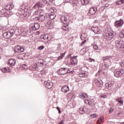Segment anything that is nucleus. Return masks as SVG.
Here are the masks:
<instances>
[{"mask_svg":"<svg viewBox=\"0 0 124 124\" xmlns=\"http://www.w3.org/2000/svg\"><path fill=\"white\" fill-rule=\"evenodd\" d=\"M43 6V4H42V3H41L40 2H38L35 4L33 8H34V9H37V8H41V7Z\"/></svg>","mask_w":124,"mask_h":124,"instance_id":"6ab92c4d","label":"nucleus"},{"mask_svg":"<svg viewBox=\"0 0 124 124\" xmlns=\"http://www.w3.org/2000/svg\"><path fill=\"white\" fill-rule=\"evenodd\" d=\"M119 36L120 38H124V30H122L120 34H119Z\"/></svg>","mask_w":124,"mask_h":124,"instance_id":"c756f323","label":"nucleus"},{"mask_svg":"<svg viewBox=\"0 0 124 124\" xmlns=\"http://www.w3.org/2000/svg\"><path fill=\"white\" fill-rule=\"evenodd\" d=\"M5 9L6 10H11V9H12V5H11V4H9L8 5H7L6 6H5Z\"/></svg>","mask_w":124,"mask_h":124,"instance_id":"bb28decb","label":"nucleus"},{"mask_svg":"<svg viewBox=\"0 0 124 124\" xmlns=\"http://www.w3.org/2000/svg\"><path fill=\"white\" fill-rule=\"evenodd\" d=\"M65 55V52L63 53H61V56H60L58 57V60L61 61V60H62V58H63V57H64Z\"/></svg>","mask_w":124,"mask_h":124,"instance_id":"c85d7f7f","label":"nucleus"},{"mask_svg":"<svg viewBox=\"0 0 124 124\" xmlns=\"http://www.w3.org/2000/svg\"><path fill=\"white\" fill-rule=\"evenodd\" d=\"M91 79H90V78H87V79H85V82H89V81H90Z\"/></svg>","mask_w":124,"mask_h":124,"instance_id":"8fccbe9b","label":"nucleus"},{"mask_svg":"<svg viewBox=\"0 0 124 124\" xmlns=\"http://www.w3.org/2000/svg\"><path fill=\"white\" fill-rule=\"evenodd\" d=\"M111 57L110 56H106V57H103L102 58V60L104 62H109L110 61V58Z\"/></svg>","mask_w":124,"mask_h":124,"instance_id":"b1692460","label":"nucleus"},{"mask_svg":"<svg viewBox=\"0 0 124 124\" xmlns=\"http://www.w3.org/2000/svg\"><path fill=\"white\" fill-rule=\"evenodd\" d=\"M119 103L121 104H124V101H122L121 99L118 101Z\"/></svg>","mask_w":124,"mask_h":124,"instance_id":"c03bdc74","label":"nucleus"},{"mask_svg":"<svg viewBox=\"0 0 124 124\" xmlns=\"http://www.w3.org/2000/svg\"><path fill=\"white\" fill-rule=\"evenodd\" d=\"M51 36L50 34H45L44 35H42L41 36V39H44V40H51V38L50 37Z\"/></svg>","mask_w":124,"mask_h":124,"instance_id":"dca6fc26","label":"nucleus"},{"mask_svg":"<svg viewBox=\"0 0 124 124\" xmlns=\"http://www.w3.org/2000/svg\"><path fill=\"white\" fill-rule=\"evenodd\" d=\"M109 113H112V110H109Z\"/></svg>","mask_w":124,"mask_h":124,"instance_id":"e2e57ef3","label":"nucleus"},{"mask_svg":"<svg viewBox=\"0 0 124 124\" xmlns=\"http://www.w3.org/2000/svg\"><path fill=\"white\" fill-rule=\"evenodd\" d=\"M114 37V33L113 31H108V32L106 33V35L105 36V38L107 40H111L112 38Z\"/></svg>","mask_w":124,"mask_h":124,"instance_id":"39448f33","label":"nucleus"},{"mask_svg":"<svg viewBox=\"0 0 124 124\" xmlns=\"http://www.w3.org/2000/svg\"><path fill=\"white\" fill-rule=\"evenodd\" d=\"M119 115H120V113L118 114V116H119Z\"/></svg>","mask_w":124,"mask_h":124,"instance_id":"338daca9","label":"nucleus"},{"mask_svg":"<svg viewBox=\"0 0 124 124\" xmlns=\"http://www.w3.org/2000/svg\"><path fill=\"white\" fill-rule=\"evenodd\" d=\"M44 14V10H43V15H41L40 16H36L35 19L39 20L40 22H43L45 20L46 17L45 16L43 15Z\"/></svg>","mask_w":124,"mask_h":124,"instance_id":"9b49d317","label":"nucleus"},{"mask_svg":"<svg viewBox=\"0 0 124 124\" xmlns=\"http://www.w3.org/2000/svg\"><path fill=\"white\" fill-rule=\"evenodd\" d=\"M79 77L80 78H84V77H86V76H87V74L84 73H82L81 74H79Z\"/></svg>","mask_w":124,"mask_h":124,"instance_id":"f704fd0d","label":"nucleus"},{"mask_svg":"<svg viewBox=\"0 0 124 124\" xmlns=\"http://www.w3.org/2000/svg\"><path fill=\"white\" fill-rule=\"evenodd\" d=\"M116 47L118 49L123 48L124 46V40L123 39H117L115 42Z\"/></svg>","mask_w":124,"mask_h":124,"instance_id":"f03ea898","label":"nucleus"},{"mask_svg":"<svg viewBox=\"0 0 124 124\" xmlns=\"http://www.w3.org/2000/svg\"><path fill=\"white\" fill-rule=\"evenodd\" d=\"M86 112V108L81 107L79 108V112L80 114H85Z\"/></svg>","mask_w":124,"mask_h":124,"instance_id":"393cba45","label":"nucleus"},{"mask_svg":"<svg viewBox=\"0 0 124 124\" xmlns=\"http://www.w3.org/2000/svg\"><path fill=\"white\" fill-rule=\"evenodd\" d=\"M122 2L121 0H120L119 1H118L117 2H116V4H122Z\"/></svg>","mask_w":124,"mask_h":124,"instance_id":"79ce46f5","label":"nucleus"},{"mask_svg":"<svg viewBox=\"0 0 124 124\" xmlns=\"http://www.w3.org/2000/svg\"><path fill=\"white\" fill-rule=\"evenodd\" d=\"M46 25L48 27H50L51 28V27H52V28H53V22H51V21H48L46 23Z\"/></svg>","mask_w":124,"mask_h":124,"instance_id":"72a5a7b5","label":"nucleus"},{"mask_svg":"<svg viewBox=\"0 0 124 124\" xmlns=\"http://www.w3.org/2000/svg\"><path fill=\"white\" fill-rule=\"evenodd\" d=\"M57 50L58 51H60V50H61V45H58V46L57 47Z\"/></svg>","mask_w":124,"mask_h":124,"instance_id":"a18cd8bd","label":"nucleus"},{"mask_svg":"<svg viewBox=\"0 0 124 124\" xmlns=\"http://www.w3.org/2000/svg\"><path fill=\"white\" fill-rule=\"evenodd\" d=\"M89 61L91 62H95V60H94V59H93V58H90L89 59Z\"/></svg>","mask_w":124,"mask_h":124,"instance_id":"a19ab883","label":"nucleus"},{"mask_svg":"<svg viewBox=\"0 0 124 124\" xmlns=\"http://www.w3.org/2000/svg\"><path fill=\"white\" fill-rule=\"evenodd\" d=\"M79 97H83L84 98H86V97H88V94L81 93L79 95Z\"/></svg>","mask_w":124,"mask_h":124,"instance_id":"7c9ffc66","label":"nucleus"},{"mask_svg":"<svg viewBox=\"0 0 124 124\" xmlns=\"http://www.w3.org/2000/svg\"><path fill=\"white\" fill-rule=\"evenodd\" d=\"M121 0V2H122V3H124V0Z\"/></svg>","mask_w":124,"mask_h":124,"instance_id":"052dcab7","label":"nucleus"},{"mask_svg":"<svg viewBox=\"0 0 124 124\" xmlns=\"http://www.w3.org/2000/svg\"><path fill=\"white\" fill-rule=\"evenodd\" d=\"M58 111H59V114H61V113H62V111H61L60 109H59Z\"/></svg>","mask_w":124,"mask_h":124,"instance_id":"13d9d810","label":"nucleus"},{"mask_svg":"<svg viewBox=\"0 0 124 124\" xmlns=\"http://www.w3.org/2000/svg\"><path fill=\"white\" fill-rule=\"evenodd\" d=\"M44 48H45L44 46H39L38 47V50H43V49H44Z\"/></svg>","mask_w":124,"mask_h":124,"instance_id":"ea45409f","label":"nucleus"},{"mask_svg":"<svg viewBox=\"0 0 124 124\" xmlns=\"http://www.w3.org/2000/svg\"><path fill=\"white\" fill-rule=\"evenodd\" d=\"M97 10V9H96V8H91L89 10V14H88V15H94Z\"/></svg>","mask_w":124,"mask_h":124,"instance_id":"f3484780","label":"nucleus"},{"mask_svg":"<svg viewBox=\"0 0 124 124\" xmlns=\"http://www.w3.org/2000/svg\"><path fill=\"white\" fill-rule=\"evenodd\" d=\"M25 32H27V34H28V33H31V31H25Z\"/></svg>","mask_w":124,"mask_h":124,"instance_id":"603ef678","label":"nucleus"},{"mask_svg":"<svg viewBox=\"0 0 124 124\" xmlns=\"http://www.w3.org/2000/svg\"><path fill=\"white\" fill-rule=\"evenodd\" d=\"M14 51L15 53H22L25 51V49L19 46L15 47Z\"/></svg>","mask_w":124,"mask_h":124,"instance_id":"1a4fd4ad","label":"nucleus"},{"mask_svg":"<svg viewBox=\"0 0 124 124\" xmlns=\"http://www.w3.org/2000/svg\"><path fill=\"white\" fill-rule=\"evenodd\" d=\"M90 117H91L92 119H93V118H97V115L94 113V114L90 115Z\"/></svg>","mask_w":124,"mask_h":124,"instance_id":"e433bc0d","label":"nucleus"},{"mask_svg":"<svg viewBox=\"0 0 124 124\" xmlns=\"http://www.w3.org/2000/svg\"><path fill=\"white\" fill-rule=\"evenodd\" d=\"M93 82L96 85V86L99 87V88H101V87L103 86V82L101 80H98L96 78H95L93 79Z\"/></svg>","mask_w":124,"mask_h":124,"instance_id":"0eeeda50","label":"nucleus"},{"mask_svg":"<svg viewBox=\"0 0 124 124\" xmlns=\"http://www.w3.org/2000/svg\"><path fill=\"white\" fill-rule=\"evenodd\" d=\"M45 85H46V87L48 90H51L54 86L53 82L50 80L45 81Z\"/></svg>","mask_w":124,"mask_h":124,"instance_id":"423d86ee","label":"nucleus"},{"mask_svg":"<svg viewBox=\"0 0 124 124\" xmlns=\"http://www.w3.org/2000/svg\"><path fill=\"white\" fill-rule=\"evenodd\" d=\"M120 98H117V99H116V101H118L119 102V100H120Z\"/></svg>","mask_w":124,"mask_h":124,"instance_id":"6e6d98bb","label":"nucleus"},{"mask_svg":"<svg viewBox=\"0 0 124 124\" xmlns=\"http://www.w3.org/2000/svg\"><path fill=\"white\" fill-rule=\"evenodd\" d=\"M34 15V16H37V15H41V13L40 12V11H38L37 12H35Z\"/></svg>","mask_w":124,"mask_h":124,"instance_id":"c9c22d12","label":"nucleus"},{"mask_svg":"<svg viewBox=\"0 0 124 124\" xmlns=\"http://www.w3.org/2000/svg\"><path fill=\"white\" fill-rule=\"evenodd\" d=\"M91 30L92 31H93L94 33H96V34H100L101 33V31H100V29H99V28L98 27L95 26H93L91 28Z\"/></svg>","mask_w":124,"mask_h":124,"instance_id":"6e6552de","label":"nucleus"},{"mask_svg":"<svg viewBox=\"0 0 124 124\" xmlns=\"http://www.w3.org/2000/svg\"><path fill=\"white\" fill-rule=\"evenodd\" d=\"M62 93H67V92H69V87L67 85L63 86L62 88Z\"/></svg>","mask_w":124,"mask_h":124,"instance_id":"a211bd4d","label":"nucleus"},{"mask_svg":"<svg viewBox=\"0 0 124 124\" xmlns=\"http://www.w3.org/2000/svg\"><path fill=\"white\" fill-rule=\"evenodd\" d=\"M90 101V100L89 99H86L85 100V103H86V104H87L89 103V101Z\"/></svg>","mask_w":124,"mask_h":124,"instance_id":"de8ad7c7","label":"nucleus"},{"mask_svg":"<svg viewBox=\"0 0 124 124\" xmlns=\"http://www.w3.org/2000/svg\"><path fill=\"white\" fill-rule=\"evenodd\" d=\"M108 67V65L107 64H105L104 65H103L102 69H106Z\"/></svg>","mask_w":124,"mask_h":124,"instance_id":"58836bf2","label":"nucleus"},{"mask_svg":"<svg viewBox=\"0 0 124 124\" xmlns=\"http://www.w3.org/2000/svg\"><path fill=\"white\" fill-rule=\"evenodd\" d=\"M93 48L94 50H98V46L97 45H93Z\"/></svg>","mask_w":124,"mask_h":124,"instance_id":"4c0bfd02","label":"nucleus"},{"mask_svg":"<svg viewBox=\"0 0 124 124\" xmlns=\"http://www.w3.org/2000/svg\"><path fill=\"white\" fill-rule=\"evenodd\" d=\"M120 65L122 66V67H124V62H121Z\"/></svg>","mask_w":124,"mask_h":124,"instance_id":"49530a36","label":"nucleus"},{"mask_svg":"<svg viewBox=\"0 0 124 124\" xmlns=\"http://www.w3.org/2000/svg\"><path fill=\"white\" fill-rule=\"evenodd\" d=\"M103 120H104V118L102 116L98 119L97 123H99V124H101L102 122H103Z\"/></svg>","mask_w":124,"mask_h":124,"instance_id":"2f4dec72","label":"nucleus"},{"mask_svg":"<svg viewBox=\"0 0 124 124\" xmlns=\"http://www.w3.org/2000/svg\"><path fill=\"white\" fill-rule=\"evenodd\" d=\"M46 18H49V20H53V19H55L56 18V15H55V13L52 12L51 14H46Z\"/></svg>","mask_w":124,"mask_h":124,"instance_id":"2eb2a0df","label":"nucleus"},{"mask_svg":"<svg viewBox=\"0 0 124 124\" xmlns=\"http://www.w3.org/2000/svg\"><path fill=\"white\" fill-rule=\"evenodd\" d=\"M22 67L23 68H25V69H26V68H28V66L27 65H26V64H23L22 65Z\"/></svg>","mask_w":124,"mask_h":124,"instance_id":"37998d69","label":"nucleus"},{"mask_svg":"<svg viewBox=\"0 0 124 124\" xmlns=\"http://www.w3.org/2000/svg\"><path fill=\"white\" fill-rule=\"evenodd\" d=\"M1 71L3 73H7V72H10V71H9V68L7 67V68H2L1 69Z\"/></svg>","mask_w":124,"mask_h":124,"instance_id":"a878e982","label":"nucleus"},{"mask_svg":"<svg viewBox=\"0 0 124 124\" xmlns=\"http://www.w3.org/2000/svg\"><path fill=\"white\" fill-rule=\"evenodd\" d=\"M40 64H41V65H43V62H40Z\"/></svg>","mask_w":124,"mask_h":124,"instance_id":"5fc2aeb1","label":"nucleus"},{"mask_svg":"<svg viewBox=\"0 0 124 124\" xmlns=\"http://www.w3.org/2000/svg\"><path fill=\"white\" fill-rule=\"evenodd\" d=\"M58 111H59V114H61V113H62V111H61L60 109H59Z\"/></svg>","mask_w":124,"mask_h":124,"instance_id":"4d7b16f0","label":"nucleus"},{"mask_svg":"<svg viewBox=\"0 0 124 124\" xmlns=\"http://www.w3.org/2000/svg\"><path fill=\"white\" fill-rule=\"evenodd\" d=\"M0 16L3 17V16H7V13H6V10L5 9H2L0 11Z\"/></svg>","mask_w":124,"mask_h":124,"instance_id":"aec40b11","label":"nucleus"},{"mask_svg":"<svg viewBox=\"0 0 124 124\" xmlns=\"http://www.w3.org/2000/svg\"><path fill=\"white\" fill-rule=\"evenodd\" d=\"M49 1H50V2H52V1H54V0H49Z\"/></svg>","mask_w":124,"mask_h":124,"instance_id":"680f3d73","label":"nucleus"},{"mask_svg":"<svg viewBox=\"0 0 124 124\" xmlns=\"http://www.w3.org/2000/svg\"><path fill=\"white\" fill-rule=\"evenodd\" d=\"M124 73V70L123 69H120L115 72L114 74V75L115 77H117L119 78V77H121L123 74Z\"/></svg>","mask_w":124,"mask_h":124,"instance_id":"f8f14e48","label":"nucleus"},{"mask_svg":"<svg viewBox=\"0 0 124 124\" xmlns=\"http://www.w3.org/2000/svg\"><path fill=\"white\" fill-rule=\"evenodd\" d=\"M124 20H123L122 19H120L119 20H116L115 22L114 27H115V28H117V29L118 28H122V27H123V26L124 25Z\"/></svg>","mask_w":124,"mask_h":124,"instance_id":"20e7f679","label":"nucleus"},{"mask_svg":"<svg viewBox=\"0 0 124 124\" xmlns=\"http://www.w3.org/2000/svg\"><path fill=\"white\" fill-rule=\"evenodd\" d=\"M83 49H86V52L89 51V47H86L85 48H83Z\"/></svg>","mask_w":124,"mask_h":124,"instance_id":"3c124183","label":"nucleus"},{"mask_svg":"<svg viewBox=\"0 0 124 124\" xmlns=\"http://www.w3.org/2000/svg\"><path fill=\"white\" fill-rule=\"evenodd\" d=\"M15 34V30L13 29H11L9 30L8 31H6L3 34V36L6 39H8L9 38H11L13 35Z\"/></svg>","mask_w":124,"mask_h":124,"instance_id":"f257e3e1","label":"nucleus"},{"mask_svg":"<svg viewBox=\"0 0 124 124\" xmlns=\"http://www.w3.org/2000/svg\"><path fill=\"white\" fill-rule=\"evenodd\" d=\"M57 109L59 111L60 110V108L59 107H57Z\"/></svg>","mask_w":124,"mask_h":124,"instance_id":"bf43d9fd","label":"nucleus"},{"mask_svg":"<svg viewBox=\"0 0 124 124\" xmlns=\"http://www.w3.org/2000/svg\"><path fill=\"white\" fill-rule=\"evenodd\" d=\"M102 97L103 98H106V95H103V96H102Z\"/></svg>","mask_w":124,"mask_h":124,"instance_id":"864d4df0","label":"nucleus"},{"mask_svg":"<svg viewBox=\"0 0 124 124\" xmlns=\"http://www.w3.org/2000/svg\"><path fill=\"white\" fill-rule=\"evenodd\" d=\"M74 58H75V59H76V58H77V56H75Z\"/></svg>","mask_w":124,"mask_h":124,"instance_id":"0e129e2a","label":"nucleus"},{"mask_svg":"<svg viewBox=\"0 0 124 124\" xmlns=\"http://www.w3.org/2000/svg\"><path fill=\"white\" fill-rule=\"evenodd\" d=\"M48 4H50V3H48Z\"/></svg>","mask_w":124,"mask_h":124,"instance_id":"774afa93","label":"nucleus"},{"mask_svg":"<svg viewBox=\"0 0 124 124\" xmlns=\"http://www.w3.org/2000/svg\"><path fill=\"white\" fill-rule=\"evenodd\" d=\"M61 21H62V23H63V24H67V18L65 17V16H61Z\"/></svg>","mask_w":124,"mask_h":124,"instance_id":"412c9836","label":"nucleus"},{"mask_svg":"<svg viewBox=\"0 0 124 124\" xmlns=\"http://www.w3.org/2000/svg\"><path fill=\"white\" fill-rule=\"evenodd\" d=\"M89 105H90V106H92V101H91L90 100H89V101L88 102V104Z\"/></svg>","mask_w":124,"mask_h":124,"instance_id":"09e8293b","label":"nucleus"},{"mask_svg":"<svg viewBox=\"0 0 124 124\" xmlns=\"http://www.w3.org/2000/svg\"><path fill=\"white\" fill-rule=\"evenodd\" d=\"M80 38L81 40H83L81 44V46H83V45H84V44H85V43L87 42V40H86V39L87 38V34L86 33H82L80 35Z\"/></svg>","mask_w":124,"mask_h":124,"instance_id":"9d476101","label":"nucleus"},{"mask_svg":"<svg viewBox=\"0 0 124 124\" xmlns=\"http://www.w3.org/2000/svg\"><path fill=\"white\" fill-rule=\"evenodd\" d=\"M59 73L61 75H64V74H66V73H68V71L66 68H62L59 70Z\"/></svg>","mask_w":124,"mask_h":124,"instance_id":"4468645a","label":"nucleus"},{"mask_svg":"<svg viewBox=\"0 0 124 124\" xmlns=\"http://www.w3.org/2000/svg\"><path fill=\"white\" fill-rule=\"evenodd\" d=\"M15 63H16V60L15 59H11L9 60V64L11 65V66H14V65H15Z\"/></svg>","mask_w":124,"mask_h":124,"instance_id":"4be33fe9","label":"nucleus"},{"mask_svg":"<svg viewBox=\"0 0 124 124\" xmlns=\"http://www.w3.org/2000/svg\"><path fill=\"white\" fill-rule=\"evenodd\" d=\"M40 28V25L38 23H31L30 25V31H37Z\"/></svg>","mask_w":124,"mask_h":124,"instance_id":"7ed1b4c3","label":"nucleus"},{"mask_svg":"<svg viewBox=\"0 0 124 124\" xmlns=\"http://www.w3.org/2000/svg\"><path fill=\"white\" fill-rule=\"evenodd\" d=\"M80 53L81 55H84V54H86V53H87V51L86 50L85 48H83L80 50Z\"/></svg>","mask_w":124,"mask_h":124,"instance_id":"473e14b6","label":"nucleus"},{"mask_svg":"<svg viewBox=\"0 0 124 124\" xmlns=\"http://www.w3.org/2000/svg\"><path fill=\"white\" fill-rule=\"evenodd\" d=\"M121 124H124V122L121 123Z\"/></svg>","mask_w":124,"mask_h":124,"instance_id":"69168bd1","label":"nucleus"},{"mask_svg":"<svg viewBox=\"0 0 124 124\" xmlns=\"http://www.w3.org/2000/svg\"><path fill=\"white\" fill-rule=\"evenodd\" d=\"M62 29L63 31H67L69 30V27H68V24L66 23L64 24V25L62 27Z\"/></svg>","mask_w":124,"mask_h":124,"instance_id":"5701e85b","label":"nucleus"},{"mask_svg":"<svg viewBox=\"0 0 124 124\" xmlns=\"http://www.w3.org/2000/svg\"><path fill=\"white\" fill-rule=\"evenodd\" d=\"M81 2L83 5H87L90 2V0H82Z\"/></svg>","mask_w":124,"mask_h":124,"instance_id":"cd10ccee","label":"nucleus"},{"mask_svg":"<svg viewBox=\"0 0 124 124\" xmlns=\"http://www.w3.org/2000/svg\"><path fill=\"white\" fill-rule=\"evenodd\" d=\"M113 85H114V81H109L105 84L106 88L109 90H112V88H113Z\"/></svg>","mask_w":124,"mask_h":124,"instance_id":"ddd939ff","label":"nucleus"}]
</instances>
